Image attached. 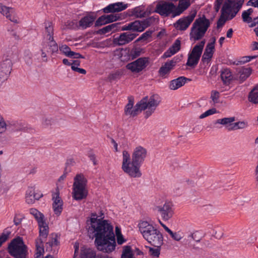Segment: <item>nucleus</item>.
<instances>
[{"instance_id": "13d9d810", "label": "nucleus", "mask_w": 258, "mask_h": 258, "mask_svg": "<svg viewBox=\"0 0 258 258\" xmlns=\"http://www.w3.org/2000/svg\"><path fill=\"white\" fill-rule=\"evenodd\" d=\"M149 252L151 255L158 257L160 254V247H157L156 248L150 247L149 248Z\"/></svg>"}, {"instance_id": "de8ad7c7", "label": "nucleus", "mask_w": 258, "mask_h": 258, "mask_svg": "<svg viewBox=\"0 0 258 258\" xmlns=\"http://www.w3.org/2000/svg\"><path fill=\"white\" fill-rule=\"evenodd\" d=\"M59 50L66 56L69 57L72 51L71 48L67 45H61L59 46Z\"/></svg>"}, {"instance_id": "338daca9", "label": "nucleus", "mask_w": 258, "mask_h": 258, "mask_svg": "<svg viewBox=\"0 0 258 258\" xmlns=\"http://www.w3.org/2000/svg\"><path fill=\"white\" fill-rule=\"evenodd\" d=\"M69 57L73 58H84L85 57L79 53H77L74 51H72L70 56Z\"/></svg>"}, {"instance_id": "09e8293b", "label": "nucleus", "mask_w": 258, "mask_h": 258, "mask_svg": "<svg viewBox=\"0 0 258 258\" xmlns=\"http://www.w3.org/2000/svg\"><path fill=\"white\" fill-rule=\"evenodd\" d=\"M180 40L177 39L174 41L172 45L169 48L175 54L180 50Z\"/></svg>"}, {"instance_id": "f03ea898", "label": "nucleus", "mask_w": 258, "mask_h": 258, "mask_svg": "<svg viewBox=\"0 0 258 258\" xmlns=\"http://www.w3.org/2000/svg\"><path fill=\"white\" fill-rule=\"evenodd\" d=\"M147 151L142 146L137 147L133 152L131 159L130 154L125 150L122 152V170L131 177H140L142 176L140 167L144 162Z\"/></svg>"}, {"instance_id": "4be33fe9", "label": "nucleus", "mask_w": 258, "mask_h": 258, "mask_svg": "<svg viewBox=\"0 0 258 258\" xmlns=\"http://www.w3.org/2000/svg\"><path fill=\"white\" fill-rule=\"evenodd\" d=\"M220 77L223 84L226 86L229 85L233 79L232 73L228 68H223L220 71Z\"/></svg>"}, {"instance_id": "393cba45", "label": "nucleus", "mask_w": 258, "mask_h": 258, "mask_svg": "<svg viewBox=\"0 0 258 258\" xmlns=\"http://www.w3.org/2000/svg\"><path fill=\"white\" fill-rule=\"evenodd\" d=\"M0 13L5 16L11 21L18 23L17 19L13 16L14 10L12 8L8 7L0 4Z\"/></svg>"}, {"instance_id": "e433bc0d", "label": "nucleus", "mask_w": 258, "mask_h": 258, "mask_svg": "<svg viewBox=\"0 0 258 258\" xmlns=\"http://www.w3.org/2000/svg\"><path fill=\"white\" fill-rule=\"evenodd\" d=\"M155 19L154 17H148L143 20H139L141 23V28L143 32L146 28L149 27L155 21Z\"/></svg>"}, {"instance_id": "1a4fd4ad", "label": "nucleus", "mask_w": 258, "mask_h": 258, "mask_svg": "<svg viewBox=\"0 0 258 258\" xmlns=\"http://www.w3.org/2000/svg\"><path fill=\"white\" fill-rule=\"evenodd\" d=\"M175 5L170 2L162 1L157 4L154 12L163 17H168L172 15L173 17L175 12Z\"/></svg>"}, {"instance_id": "c756f323", "label": "nucleus", "mask_w": 258, "mask_h": 258, "mask_svg": "<svg viewBox=\"0 0 258 258\" xmlns=\"http://www.w3.org/2000/svg\"><path fill=\"white\" fill-rule=\"evenodd\" d=\"M36 253L35 258H41L44 252L43 241L41 238H37L35 240Z\"/></svg>"}, {"instance_id": "b1692460", "label": "nucleus", "mask_w": 258, "mask_h": 258, "mask_svg": "<svg viewBox=\"0 0 258 258\" xmlns=\"http://www.w3.org/2000/svg\"><path fill=\"white\" fill-rule=\"evenodd\" d=\"M187 80L189 81L191 80L183 76L173 79L170 82L169 88L172 90H177L183 86Z\"/></svg>"}, {"instance_id": "20e7f679", "label": "nucleus", "mask_w": 258, "mask_h": 258, "mask_svg": "<svg viewBox=\"0 0 258 258\" xmlns=\"http://www.w3.org/2000/svg\"><path fill=\"white\" fill-rule=\"evenodd\" d=\"M210 26V21L204 15L197 19L191 28V32L189 34L190 39L194 41L201 39L204 36Z\"/></svg>"}, {"instance_id": "dca6fc26", "label": "nucleus", "mask_w": 258, "mask_h": 258, "mask_svg": "<svg viewBox=\"0 0 258 258\" xmlns=\"http://www.w3.org/2000/svg\"><path fill=\"white\" fill-rule=\"evenodd\" d=\"M52 200L53 201L52 204L53 211L56 215L59 216L63 209V202L59 197L58 188L56 189V192L52 194Z\"/></svg>"}, {"instance_id": "f3484780", "label": "nucleus", "mask_w": 258, "mask_h": 258, "mask_svg": "<svg viewBox=\"0 0 258 258\" xmlns=\"http://www.w3.org/2000/svg\"><path fill=\"white\" fill-rule=\"evenodd\" d=\"M145 103L142 101V99L139 101L135 106L134 107H128V105H126L124 108V113L126 115H130L132 117L137 116L139 112H141L143 110H145V108L147 106H144Z\"/></svg>"}, {"instance_id": "4d7b16f0", "label": "nucleus", "mask_w": 258, "mask_h": 258, "mask_svg": "<svg viewBox=\"0 0 258 258\" xmlns=\"http://www.w3.org/2000/svg\"><path fill=\"white\" fill-rule=\"evenodd\" d=\"M168 233L170 234L172 238L176 241H179L183 237L179 232H173L171 230Z\"/></svg>"}, {"instance_id": "680f3d73", "label": "nucleus", "mask_w": 258, "mask_h": 258, "mask_svg": "<svg viewBox=\"0 0 258 258\" xmlns=\"http://www.w3.org/2000/svg\"><path fill=\"white\" fill-rule=\"evenodd\" d=\"M111 31H110V27H109V26L107 25V26L102 28V29H99L97 31V34L102 35V34H106L107 33H109Z\"/></svg>"}, {"instance_id": "3c124183", "label": "nucleus", "mask_w": 258, "mask_h": 258, "mask_svg": "<svg viewBox=\"0 0 258 258\" xmlns=\"http://www.w3.org/2000/svg\"><path fill=\"white\" fill-rule=\"evenodd\" d=\"M132 27V31L134 32H142L141 28V23L139 20H135L134 22H131Z\"/></svg>"}, {"instance_id": "8fccbe9b", "label": "nucleus", "mask_w": 258, "mask_h": 258, "mask_svg": "<svg viewBox=\"0 0 258 258\" xmlns=\"http://www.w3.org/2000/svg\"><path fill=\"white\" fill-rule=\"evenodd\" d=\"M213 55L212 53H210L207 52V50H205L202 56V61L203 62V63H208L210 61Z\"/></svg>"}, {"instance_id": "6e6d98bb", "label": "nucleus", "mask_w": 258, "mask_h": 258, "mask_svg": "<svg viewBox=\"0 0 258 258\" xmlns=\"http://www.w3.org/2000/svg\"><path fill=\"white\" fill-rule=\"evenodd\" d=\"M24 218V216L20 214H16L14 218V224L16 226L20 225Z\"/></svg>"}, {"instance_id": "9d476101", "label": "nucleus", "mask_w": 258, "mask_h": 258, "mask_svg": "<svg viewBox=\"0 0 258 258\" xmlns=\"http://www.w3.org/2000/svg\"><path fill=\"white\" fill-rule=\"evenodd\" d=\"M154 210L165 221H168L171 219L174 214L173 205L170 202H165L163 205L157 206L155 207Z\"/></svg>"}, {"instance_id": "6e6552de", "label": "nucleus", "mask_w": 258, "mask_h": 258, "mask_svg": "<svg viewBox=\"0 0 258 258\" xmlns=\"http://www.w3.org/2000/svg\"><path fill=\"white\" fill-rule=\"evenodd\" d=\"M142 101L145 103L144 105L147 106L145 108V110L147 109L145 112L146 118L151 115L160 102L159 97L156 94L152 95L149 98L148 96L144 97L142 99Z\"/></svg>"}, {"instance_id": "f8f14e48", "label": "nucleus", "mask_w": 258, "mask_h": 258, "mask_svg": "<svg viewBox=\"0 0 258 258\" xmlns=\"http://www.w3.org/2000/svg\"><path fill=\"white\" fill-rule=\"evenodd\" d=\"M197 14L196 11H194L189 15L180 18L174 24V27L179 31H184L187 29L193 21Z\"/></svg>"}, {"instance_id": "c03bdc74", "label": "nucleus", "mask_w": 258, "mask_h": 258, "mask_svg": "<svg viewBox=\"0 0 258 258\" xmlns=\"http://www.w3.org/2000/svg\"><path fill=\"white\" fill-rule=\"evenodd\" d=\"M121 258H134V254L130 246H125L123 248Z\"/></svg>"}, {"instance_id": "49530a36", "label": "nucleus", "mask_w": 258, "mask_h": 258, "mask_svg": "<svg viewBox=\"0 0 258 258\" xmlns=\"http://www.w3.org/2000/svg\"><path fill=\"white\" fill-rule=\"evenodd\" d=\"M153 31L148 30L145 33H143L137 40L136 42H139L142 40H147L149 38L151 37Z\"/></svg>"}, {"instance_id": "39448f33", "label": "nucleus", "mask_w": 258, "mask_h": 258, "mask_svg": "<svg viewBox=\"0 0 258 258\" xmlns=\"http://www.w3.org/2000/svg\"><path fill=\"white\" fill-rule=\"evenodd\" d=\"M7 250L14 258H28V247L20 236L16 237L11 241Z\"/></svg>"}, {"instance_id": "ea45409f", "label": "nucleus", "mask_w": 258, "mask_h": 258, "mask_svg": "<svg viewBox=\"0 0 258 258\" xmlns=\"http://www.w3.org/2000/svg\"><path fill=\"white\" fill-rule=\"evenodd\" d=\"M244 0H234V4L235 5V9L233 10V13L231 15V19L234 18L237 13L239 12L241 8L242 7Z\"/></svg>"}, {"instance_id": "774afa93", "label": "nucleus", "mask_w": 258, "mask_h": 258, "mask_svg": "<svg viewBox=\"0 0 258 258\" xmlns=\"http://www.w3.org/2000/svg\"><path fill=\"white\" fill-rule=\"evenodd\" d=\"M247 5L258 8V0H249L247 3Z\"/></svg>"}, {"instance_id": "c9c22d12", "label": "nucleus", "mask_w": 258, "mask_h": 258, "mask_svg": "<svg viewBox=\"0 0 258 258\" xmlns=\"http://www.w3.org/2000/svg\"><path fill=\"white\" fill-rule=\"evenodd\" d=\"M251 70L249 68H243L239 72V80L241 83L244 81L251 74Z\"/></svg>"}, {"instance_id": "37998d69", "label": "nucleus", "mask_w": 258, "mask_h": 258, "mask_svg": "<svg viewBox=\"0 0 258 258\" xmlns=\"http://www.w3.org/2000/svg\"><path fill=\"white\" fill-rule=\"evenodd\" d=\"M48 40V46H49V49L51 53L56 52L58 51V45L57 43L54 41L53 39V37L51 38H47Z\"/></svg>"}, {"instance_id": "4c0bfd02", "label": "nucleus", "mask_w": 258, "mask_h": 258, "mask_svg": "<svg viewBox=\"0 0 258 258\" xmlns=\"http://www.w3.org/2000/svg\"><path fill=\"white\" fill-rule=\"evenodd\" d=\"M253 12V9L252 8H249L246 11H244L241 15L243 21L247 23H250L251 22L252 19L250 17V15Z\"/></svg>"}, {"instance_id": "2f4dec72", "label": "nucleus", "mask_w": 258, "mask_h": 258, "mask_svg": "<svg viewBox=\"0 0 258 258\" xmlns=\"http://www.w3.org/2000/svg\"><path fill=\"white\" fill-rule=\"evenodd\" d=\"M235 120V117H224L216 120L214 122V124H220L226 126L227 128L230 126L232 122Z\"/></svg>"}, {"instance_id": "864d4df0", "label": "nucleus", "mask_w": 258, "mask_h": 258, "mask_svg": "<svg viewBox=\"0 0 258 258\" xmlns=\"http://www.w3.org/2000/svg\"><path fill=\"white\" fill-rule=\"evenodd\" d=\"M219 92L216 90H213L211 92V98L214 103H217L219 102Z\"/></svg>"}, {"instance_id": "aec40b11", "label": "nucleus", "mask_w": 258, "mask_h": 258, "mask_svg": "<svg viewBox=\"0 0 258 258\" xmlns=\"http://www.w3.org/2000/svg\"><path fill=\"white\" fill-rule=\"evenodd\" d=\"M147 12L145 11V6L141 5L128 10V15L136 18H143L147 16Z\"/></svg>"}, {"instance_id": "a878e982", "label": "nucleus", "mask_w": 258, "mask_h": 258, "mask_svg": "<svg viewBox=\"0 0 258 258\" xmlns=\"http://www.w3.org/2000/svg\"><path fill=\"white\" fill-rule=\"evenodd\" d=\"M99 254L92 248L83 247L81 248L80 258H98Z\"/></svg>"}, {"instance_id": "2eb2a0df", "label": "nucleus", "mask_w": 258, "mask_h": 258, "mask_svg": "<svg viewBox=\"0 0 258 258\" xmlns=\"http://www.w3.org/2000/svg\"><path fill=\"white\" fill-rule=\"evenodd\" d=\"M179 60L178 57H174L172 59L167 61L159 70L158 73L160 76L164 77L166 75L169 74Z\"/></svg>"}, {"instance_id": "9b49d317", "label": "nucleus", "mask_w": 258, "mask_h": 258, "mask_svg": "<svg viewBox=\"0 0 258 258\" xmlns=\"http://www.w3.org/2000/svg\"><path fill=\"white\" fill-rule=\"evenodd\" d=\"M148 63V57H142L127 63L125 68L134 74H139L146 68Z\"/></svg>"}, {"instance_id": "052dcab7", "label": "nucleus", "mask_w": 258, "mask_h": 258, "mask_svg": "<svg viewBox=\"0 0 258 258\" xmlns=\"http://www.w3.org/2000/svg\"><path fill=\"white\" fill-rule=\"evenodd\" d=\"M120 24H121L120 23H115L108 25L109 27H110V31L115 32L116 31L120 30Z\"/></svg>"}, {"instance_id": "cd10ccee", "label": "nucleus", "mask_w": 258, "mask_h": 258, "mask_svg": "<svg viewBox=\"0 0 258 258\" xmlns=\"http://www.w3.org/2000/svg\"><path fill=\"white\" fill-rule=\"evenodd\" d=\"M190 5L189 0H179L177 7L175 6V12L173 17L180 15Z\"/></svg>"}, {"instance_id": "423d86ee", "label": "nucleus", "mask_w": 258, "mask_h": 258, "mask_svg": "<svg viewBox=\"0 0 258 258\" xmlns=\"http://www.w3.org/2000/svg\"><path fill=\"white\" fill-rule=\"evenodd\" d=\"M87 179L82 174H78L74 178L73 185V198L76 201L86 199L88 190L86 189Z\"/></svg>"}, {"instance_id": "72a5a7b5", "label": "nucleus", "mask_w": 258, "mask_h": 258, "mask_svg": "<svg viewBox=\"0 0 258 258\" xmlns=\"http://www.w3.org/2000/svg\"><path fill=\"white\" fill-rule=\"evenodd\" d=\"M39 228V237L38 238H46L49 233V227L45 221L43 222V224H38Z\"/></svg>"}, {"instance_id": "58836bf2", "label": "nucleus", "mask_w": 258, "mask_h": 258, "mask_svg": "<svg viewBox=\"0 0 258 258\" xmlns=\"http://www.w3.org/2000/svg\"><path fill=\"white\" fill-rule=\"evenodd\" d=\"M51 235V239L46 243V248L47 250H51L52 246H56L59 244L57 234H52Z\"/></svg>"}, {"instance_id": "a211bd4d", "label": "nucleus", "mask_w": 258, "mask_h": 258, "mask_svg": "<svg viewBox=\"0 0 258 258\" xmlns=\"http://www.w3.org/2000/svg\"><path fill=\"white\" fill-rule=\"evenodd\" d=\"M120 18L116 14L103 15L99 17L95 22V26L99 27L116 21Z\"/></svg>"}, {"instance_id": "5fc2aeb1", "label": "nucleus", "mask_w": 258, "mask_h": 258, "mask_svg": "<svg viewBox=\"0 0 258 258\" xmlns=\"http://www.w3.org/2000/svg\"><path fill=\"white\" fill-rule=\"evenodd\" d=\"M216 112H217V110L214 108L209 109V110H207L206 112H205L204 113L201 114L200 116V118L203 119V118L206 117L210 115H212V114L216 113Z\"/></svg>"}, {"instance_id": "f257e3e1", "label": "nucleus", "mask_w": 258, "mask_h": 258, "mask_svg": "<svg viewBox=\"0 0 258 258\" xmlns=\"http://www.w3.org/2000/svg\"><path fill=\"white\" fill-rule=\"evenodd\" d=\"M90 226L88 232L94 234L95 244L98 250L109 253L114 250L116 246L115 236L112 226L107 220L98 219L96 213H92L90 219L87 220Z\"/></svg>"}, {"instance_id": "7c9ffc66", "label": "nucleus", "mask_w": 258, "mask_h": 258, "mask_svg": "<svg viewBox=\"0 0 258 258\" xmlns=\"http://www.w3.org/2000/svg\"><path fill=\"white\" fill-rule=\"evenodd\" d=\"M45 31L44 35L47 38H51L53 37V26L52 23L50 22H46L44 23Z\"/></svg>"}, {"instance_id": "473e14b6", "label": "nucleus", "mask_w": 258, "mask_h": 258, "mask_svg": "<svg viewBox=\"0 0 258 258\" xmlns=\"http://www.w3.org/2000/svg\"><path fill=\"white\" fill-rule=\"evenodd\" d=\"M248 98L249 102L258 104V85H256L249 93Z\"/></svg>"}, {"instance_id": "7ed1b4c3", "label": "nucleus", "mask_w": 258, "mask_h": 258, "mask_svg": "<svg viewBox=\"0 0 258 258\" xmlns=\"http://www.w3.org/2000/svg\"><path fill=\"white\" fill-rule=\"evenodd\" d=\"M139 230L143 237L149 243L156 247H160L163 243L161 233L147 221H142L138 224Z\"/></svg>"}, {"instance_id": "69168bd1", "label": "nucleus", "mask_w": 258, "mask_h": 258, "mask_svg": "<svg viewBox=\"0 0 258 258\" xmlns=\"http://www.w3.org/2000/svg\"><path fill=\"white\" fill-rule=\"evenodd\" d=\"M71 69H72V70L73 71L78 72V73H79L80 74H82L85 75L87 73L85 69H82V68H79L77 67L72 66L71 67Z\"/></svg>"}, {"instance_id": "79ce46f5", "label": "nucleus", "mask_w": 258, "mask_h": 258, "mask_svg": "<svg viewBox=\"0 0 258 258\" xmlns=\"http://www.w3.org/2000/svg\"><path fill=\"white\" fill-rule=\"evenodd\" d=\"M34 194V189L31 187L29 188L26 194V202L28 204H32L34 203V199L33 195Z\"/></svg>"}, {"instance_id": "0eeeda50", "label": "nucleus", "mask_w": 258, "mask_h": 258, "mask_svg": "<svg viewBox=\"0 0 258 258\" xmlns=\"http://www.w3.org/2000/svg\"><path fill=\"white\" fill-rule=\"evenodd\" d=\"M206 40L204 39L194 47L191 52L188 55L186 66L194 68L198 64Z\"/></svg>"}, {"instance_id": "ddd939ff", "label": "nucleus", "mask_w": 258, "mask_h": 258, "mask_svg": "<svg viewBox=\"0 0 258 258\" xmlns=\"http://www.w3.org/2000/svg\"><path fill=\"white\" fill-rule=\"evenodd\" d=\"M28 129L27 125L22 121H7V131L11 133L19 132H25L28 131Z\"/></svg>"}, {"instance_id": "0e129e2a", "label": "nucleus", "mask_w": 258, "mask_h": 258, "mask_svg": "<svg viewBox=\"0 0 258 258\" xmlns=\"http://www.w3.org/2000/svg\"><path fill=\"white\" fill-rule=\"evenodd\" d=\"M215 49V45H213V43H209L205 48V50H207V52L212 53L213 54Z\"/></svg>"}, {"instance_id": "c85d7f7f", "label": "nucleus", "mask_w": 258, "mask_h": 258, "mask_svg": "<svg viewBox=\"0 0 258 258\" xmlns=\"http://www.w3.org/2000/svg\"><path fill=\"white\" fill-rule=\"evenodd\" d=\"M30 214L33 215L38 222V224H43L45 221L44 215L35 208H31L29 210Z\"/></svg>"}, {"instance_id": "6ab92c4d", "label": "nucleus", "mask_w": 258, "mask_h": 258, "mask_svg": "<svg viewBox=\"0 0 258 258\" xmlns=\"http://www.w3.org/2000/svg\"><path fill=\"white\" fill-rule=\"evenodd\" d=\"M127 7V4H124L122 2H117L108 5L103 9L104 13H113L122 11Z\"/></svg>"}, {"instance_id": "4468645a", "label": "nucleus", "mask_w": 258, "mask_h": 258, "mask_svg": "<svg viewBox=\"0 0 258 258\" xmlns=\"http://www.w3.org/2000/svg\"><path fill=\"white\" fill-rule=\"evenodd\" d=\"M138 35L137 34L128 32H123L120 35L114 38L113 42L117 45L122 46L133 40Z\"/></svg>"}, {"instance_id": "bf43d9fd", "label": "nucleus", "mask_w": 258, "mask_h": 258, "mask_svg": "<svg viewBox=\"0 0 258 258\" xmlns=\"http://www.w3.org/2000/svg\"><path fill=\"white\" fill-rule=\"evenodd\" d=\"M120 75V72L119 71H117L114 73L110 74L108 76V79L109 80V81H112L118 78Z\"/></svg>"}, {"instance_id": "e2e57ef3", "label": "nucleus", "mask_w": 258, "mask_h": 258, "mask_svg": "<svg viewBox=\"0 0 258 258\" xmlns=\"http://www.w3.org/2000/svg\"><path fill=\"white\" fill-rule=\"evenodd\" d=\"M199 232H196L191 234L189 236V237L192 238L194 240H195L196 242H200L201 240V236H199Z\"/></svg>"}, {"instance_id": "f704fd0d", "label": "nucleus", "mask_w": 258, "mask_h": 258, "mask_svg": "<svg viewBox=\"0 0 258 258\" xmlns=\"http://www.w3.org/2000/svg\"><path fill=\"white\" fill-rule=\"evenodd\" d=\"M248 126V123L245 121H238L236 122L233 123L228 128V130L235 131L239 129H243Z\"/></svg>"}, {"instance_id": "a19ab883", "label": "nucleus", "mask_w": 258, "mask_h": 258, "mask_svg": "<svg viewBox=\"0 0 258 258\" xmlns=\"http://www.w3.org/2000/svg\"><path fill=\"white\" fill-rule=\"evenodd\" d=\"M143 52V49L140 47H134L130 51V55L132 59L139 57Z\"/></svg>"}, {"instance_id": "a18cd8bd", "label": "nucleus", "mask_w": 258, "mask_h": 258, "mask_svg": "<svg viewBox=\"0 0 258 258\" xmlns=\"http://www.w3.org/2000/svg\"><path fill=\"white\" fill-rule=\"evenodd\" d=\"M230 17L231 15L229 17H225L221 14V16L220 17L219 19H218L217 22V28H220L222 27L228 20H232V19H231Z\"/></svg>"}, {"instance_id": "5701e85b", "label": "nucleus", "mask_w": 258, "mask_h": 258, "mask_svg": "<svg viewBox=\"0 0 258 258\" xmlns=\"http://www.w3.org/2000/svg\"><path fill=\"white\" fill-rule=\"evenodd\" d=\"M96 19L92 15H88L82 18L79 22V26L82 29L90 27Z\"/></svg>"}, {"instance_id": "bb28decb", "label": "nucleus", "mask_w": 258, "mask_h": 258, "mask_svg": "<svg viewBox=\"0 0 258 258\" xmlns=\"http://www.w3.org/2000/svg\"><path fill=\"white\" fill-rule=\"evenodd\" d=\"M12 69V62L10 59L6 58L0 63V72L10 76Z\"/></svg>"}, {"instance_id": "412c9836", "label": "nucleus", "mask_w": 258, "mask_h": 258, "mask_svg": "<svg viewBox=\"0 0 258 258\" xmlns=\"http://www.w3.org/2000/svg\"><path fill=\"white\" fill-rule=\"evenodd\" d=\"M234 0H227L224 3L221 9V14L225 17H229L235 9Z\"/></svg>"}, {"instance_id": "603ef678", "label": "nucleus", "mask_w": 258, "mask_h": 258, "mask_svg": "<svg viewBox=\"0 0 258 258\" xmlns=\"http://www.w3.org/2000/svg\"><path fill=\"white\" fill-rule=\"evenodd\" d=\"M7 121H5L3 117L0 115V134L7 131Z\"/></svg>"}]
</instances>
